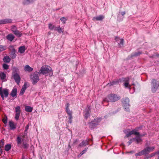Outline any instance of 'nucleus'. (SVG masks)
I'll use <instances>...</instances> for the list:
<instances>
[{
  "label": "nucleus",
  "mask_w": 159,
  "mask_h": 159,
  "mask_svg": "<svg viewBox=\"0 0 159 159\" xmlns=\"http://www.w3.org/2000/svg\"><path fill=\"white\" fill-rule=\"evenodd\" d=\"M40 72L46 76H51L53 75V71L52 68L48 66H42L40 70Z\"/></svg>",
  "instance_id": "obj_1"
},
{
  "label": "nucleus",
  "mask_w": 159,
  "mask_h": 159,
  "mask_svg": "<svg viewBox=\"0 0 159 159\" xmlns=\"http://www.w3.org/2000/svg\"><path fill=\"white\" fill-rule=\"evenodd\" d=\"M12 69L13 70L12 72V76L15 82L18 84H19L20 80V75L17 73L19 70L16 67H13Z\"/></svg>",
  "instance_id": "obj_2"
},
{
  "label": "nucleus",
  "mask_w": 159,
  "mask_h": 159,
  "mask_svg": "<svg viewBox=\"0 0 159 159\" xmlns=\"http://www.w3.org/2000/svg\"><path fill=\"white\" fill-rule=\"evenodd\" d=\"M120 99V98L117 95L111 94L106 98V101L108 102H114Z\"/></svg>",
  "instance_id": "obj_3"
},
{
  "label": "nucleus",
  "mask_w": 159,
  "mask_h": 159,
  "mask_svg": "<svg viewBox=\"0 0 159 159\" xmlns=\"http://www.w3.org/2000/svg\"><path fill=\"white\" fill-rule=\"evenodd\" d=\"M151 84L152 92L153 93L156 92L159 87V82L155 79H152L151 81Z\"/></svg>",
  "instance_id": "obj_4"
},
{
  "label": "nucleus",
  "mask_w": 159,
  "mask_h": 159,
  "mask_svg": "<svg viewBox=\"0 0 159 159\" xmlns=\"http://www.w3.org/2000/svg\"><path fill=\"white\" fill-rule=\"evenodd\" d=\"M154 149V147H147L145 148L143 150L139 152L136 155L139 156H141L142 155L146 154L152 152Z\"/></svg>",
  "instance_id": "obj_5"
},
{
  "label": "nucleus",
  "mask_w": 159,
  "mask_h": 159,
  "mask_svg": "<svg viewBox=\"0 0 159 159\" xmlns=\"http://www.w3.org/2000/svg\"><path fill=\"white\" fill-rule=\"evenodd\" d=\"M129 99L126 98L123 99L122 102L124 108L126 111H128L129 110Z\"/></svg>",
  "instance_id": "obj_6"
},
{
  "label": "nucleus",
  "mask_w": 159,
  "mask_h": 159,
  "mask_svg": "<svg viewBox=\"0 0 159 159\" xmlns=\"http://www.w3.org/2000/svg\"><path fill=\"white\" fill-rule=\"evenodd\" d=\"M9 94V90L7 89H2L0 87V95L2 99H4V97H7Z\"/></svg>",
  "instance_id": "obj_7"
},
{
  "label": "nucleus",
  "mask_w": 159,
  "mask_h": 159,
  "mask_svg": "<svg viewBox=\"0 0 159 159\" xmlns=\"http://www.w3.org/2000/svg\"><path fill=\"white\" fill-rule=\"evenodd\" d=\"M30 78L32 84H36L39 80V79L38 74H34L30 76Z\"/></svg>",
  "instance_id": "obj_8"
},
{
  "label": "nucleus",
  "mask_w": 159,
  "mask_h": 159,
  "mask_svg": "<svg viewBox=\"0 0 159 159\" xmlns=\"http://www.w3.org/2000/svg\"><path fill=\"white\" fill-rule=\"evenodd\" d=\"M141 137L140 136H136L135 138L131 139L127 143L128 145H130L133 142H135L137 143H140L142 141L141 138Z\"/></svg>",
  "instance_id": "obj_9"
},
{
  "label": "nucleus",
  "mask_w": 159,
  "mask_h": 159,
  "mask_svg": "<svg viewBox=\"0 0 159 159\" xmlns=\"http://www.w3.org/2000/svg\"><path fill=\"white\" fill-rule=\"evenodd\" d=\"M15 119L16 120H18L21 112L20 107L19 106H17L15 108Z\"/></svg>",
  "instance_id": "obj_10"
},
{
  "label": "nucleus",
  "mask_w": 159,
  "mask_h": 159,
  "mask_svg": "<svg viewBox=\"0 0 159 159\" xmlns=\"http://www.w3.org/2000/svg\"><path fill=\"white\" fill-rule=\"evenodd\" d=\"M134 134L136 135V136H143L141 135H140L139 133L137 132V130L135 129H134L132 131H130L128 134H127L125 137H128L130 136L131 135Z\"/></svg>",
  "instance_id": "obj_11"
},
{
  "label": "nucleus",
  "mask_w": 159,
  "mask_h": 159,
  "mask_svg": "<svg viewBox=\"0 0 159 159\" xmlns=\"http://www.w3.org/2000/svg\"><path fill=\"white\" fill-rule=\"evenodd\" d=\"M116 41L118 43L119 46L120 47H122L123 45L124 40L122 39H120L119 38L116 37Z\"/></svg>",
  "instance_id": "obj_12"
},
{
  "label": "nucleus",
  "mask_w": 159,
  "mask_h": 159,
  "mask_svg": "<svg viewBox=\"0 0 159 159\" xmlns=\"http://www.w3.org/2000/svg\"><path fill=\"white\" fill-rule=\"evenodd\" d=\"M12 20L9 19H5L0 20V25L10 23L12 22Z\"/></svg>",
  "instance_id": "obj_13"
},
{
  "label": "nucleus",
  "mask_w": 159,
  "mask_h": 159,
  "mask_svg": "<svg viewBox=\"0 0 159 159\" xmlns=\"http://www.w3.org/2000/svg\"><path fill=\"white\" fill-rule=\"evenodd\" d=\"M0 79L3 82L7 81V78L6 75L4 72L0 73Z\"/></svg>",
  "instance_id": "obj_14"
},
{
  "label": "nucleus",
  "mask_w": 159,
  "mask_h": 159,
  "mask_svg": "<svg viewBox=\"0 0 159 159\" xmlns=\"http://www.w3.org/2000/svg\"><path fill=\"white\" fill-rule=\"evenodd\" d=\"M17 93V89L16 88H14L10 93V95L12 97L16 98V97Z\"/></svg>",
  "instance_id": "obj_15"
},
{
  "label": "nucleus",
  "mask_w": 159,
  "mask_h": 159,
  "mask_svg": "<svg viewBox=\"0 0 159 159\" xmlns=\"http://www.w3.org/2000/svg\"><path fill=\"white\" fill-rule=\"evenodd\" d=\"M27 84L26 82H25L24 85L22 87L20 92V95H22L24 93L26 89L27 88Z\"/></svg>",
  "instance_id": "obj_16"
},
{
  "label": "nucleus",
  "mask_w": 159,
  "mask_h": 159,
  "mask_svg": "<svg viewBox=\"0 0 159 159\" xmlns=\"http://www.w3.org/2000/svg\"><path fill=\"white\" fill-rule=\"evenodd\" d=\"M104 18V16L103 15H100L98 16L94 17L93 18V20H102Z\"/></svg>",
  "instance_id": "obj_17"
},
{
  "label": "nucleus",
  "mask_w": 159,
  "mask_h": 159,
  "mask_svg": "<svg viewBox=\"0 0 159 159\" xmlns=\"http://www.w3.org/2000/svg\"><path fill=\"white\" fill-rule=\"evenodd\" d=\"M15 38L14 36L11 34H8L7 36V39L10 41H12Z\"/></svg>",
  "instance_id": "obj_18"
},
{
  "label": "nucleus",
  "mask_w": 159,
  "mask_h": 159,
  "mask_svg": "<svg viewBox=\"0 0 159 159\" xmlns=\"http://www.w3.org/2000/svg\"><path fill=\"white\" fill-rule=\"evenodd\" d=\"M9 125L10 129L11 130H14L16 128V125L12 121H10L9 122Z\"/></svg>",
  "instance_id": "obj_19"
},
{
  "label": "nucleus",
  "mask_w": 159,
  "mask_h": 159,
  "mask_svg": "<svg viewBox=\"0 0 159 159\" xmlns=\"http://www.w3.org/2000/svg\"><path fill=\"white\" fill-rule=\"evenodd\" d=\"M24 70L25 71L30 72L33 70V69L28 65H26L25 66Z\"/></svg>",
  "instance_id": "obj_20"
},
{
  "label": "nucleus",
  "mask_w": 159,
  "mask_h": 159,
  "mask_svg": "<svg viewBox=\"0 0 159 159\" xmlns=\"http://www.w3.org/2000/svg\"><path fill=\"white\" fill-rule=\"evenodd\" d=\"M26 49V48L25 46H20L18 48V52L20 53H23L25 52Z\"/></svg>",
  "instance_id": "obj_21"
},
{
  "label": "nucleus",
  "mask_w": 159,
  "mask_h": 159,
  "mask_svg": "<svg viewBox=\"0 0 159 159\" xmlns=\"http://www.w3.org/2000/svg\"><path fill=\"white\" fill-rule=\"evenodd\" d=\"M3 60L5 63H9L11 61V59L8 56H6L3 58Z\"/></svg>",
  "instance_id": "obj_22"
},
{
  "label": "nucleus",
  "mask_w": 159,
  "mask_h": 159,
  "mask_svg": "<svg viewBox=\"0 0 159 159\" xmlns=\"http://www.w3.org/2000/svg\"><path fill=\"white\" fill-rule=\"evenodd\" d=\"M35 0H24L23 2L24 5H28L33 2H34Z\"/></svg>",
  "instance_id": "obj_23"
},
{
  "label": "nucleus",
  "mask_w": 159,
  "mask_h": 159,
  "mask_svg": "<svg viewBox=\"0 0 159 159\" xmlns=\"http://www.w3.org/2000/svg\"><path fill=\"white\" fill-rule=\"evenodd\" d=\"M25 110L28 112H31L33 110V108L29 106H26L25 107Z\"/></svg>",
  "instance_id": "obj_24"
},
{
  "label": "nucleus",
  "mask_w": 159,
  "mask_h": 159,
  "mask_svg": "<svg viewBox=\"0 0 159 159\" xmlns=\"http://www.w3.org/2000/svg\"><path fill=\"white\" fill-rule=\"evenodd\" d=\"M11 30L14 33L17 30V29L15 25H12L11 27Z\"/></svg>",
  "instance_id": "obj_25"
},
{
  "label": "nucleus",
  "mask_w": 159,
  "mask_h": 159,
  "mask_svg": "<svg viewBox=\"0 0 159 159\" xmlns=\"http://www.w3.org/2000/svg\"><path fill=\"white\" fill-rule=\"evenodd\" d=\"M16 36L20 37L22 35L21 33L18 30L14 33Z\"/></svg>",
  "instance_id": "obj_26"
},
{
  "label": "nucleus",
  "mask_w": 159,
  "mask_h": 159,
  "mask_svg": "<svg viewBox=\"0 0 159 159\" xmlns=\"http://www.w3.org/2000/svg\"><path fill=\"white\" fill-rule=\"evenodd\" d=\"M69 104L68 103H67L65 106L66 107V111L67 113L69 115H70V110L69 108Z\"/></svg>",
  "instance_id": "obj_27"
},
{
  "label": "nucleus",
  "mask_w": 159,
  "mask_h": 159,
  "mask_svg": "<svg viewBox=\"0 0 159 159\" xmlns=\"http://www.w3.org/2000/svg\"><path fill=\"white\" fill-rule=\"evenodd\" d=\"M16 142L18 146L21 144V138L20 136H18L16 139Z\"/></svg>",
  "instance_id": "obj_28"
},
{
  "label": "nucleus",
  "mask_w": 159,
  "mask_h": 159,
  "mask_svg": "<svg viewBox=\"0 0 159 159\" xmlns=\"http://www.w3.org/2000/svg\"><path fill=\"white\" fill-rule=\"evenodd\" d=\"M54 30H57L59 33H61L63 32V29H62L61 28H60V27H55Z\"/></svg>",
  "instance_id": "obj_29"
},
{
  "label": "nucleus",
  "mask_w": 159,
  "mask_h": 159,
  "mask_svg": "<svg viewBox=\"0 0 159 159\" xmlns=\"http://www.w3.org/2000/svg\"><path fill=\"white\" fill-rule=\"evenodd\" d=\"M7 49L6 46L0 45V52L5 50Z\"/></svg>",
  "instance_id": "obj_30"
},
{
  "label": "nucleus",
  "mask_w": 159,
  "mask_h": 159,
  "mask_svg": "<svg viewBox=\"0 0 159 159\" xmlns=\"http://www.w3.org/2000/svg\"><path fill=\"white\" fill-rule=\"evenodd\" d=\"M11 148V146L10 144H7L5 146V150L6 151H9Z\"/></svg>",
  "instance_id": "obj_31"
},
{
  "label": "nucleus",
  "mask_w": 159,
  "mask_h": 159,
  "mask_svg": "<svg viewBox=\"0 0 159 159\" xmlns=\"http://www.w3.org/2000/svg\"><path fill=\"white\" fill-rule=\"evenodd\" d=\"M9 67V66L6 64H3L2 65V67L4 70H7Z\"/></svg>",
  "instance_id": "obj_32"
},
{
  "label": "nucleus",
  "mask_w": 159,
  "mask_h": 159,
  "mask_svg": "<svg viewBox=\"0 0 159 159\" xmlns=\"http://www.w3.org/2000/svg\"><path fill=\"white\" fill-rule=\"evenodd\" d=\"M89 116V113L88 111L84 112V117L85 118L87 119Z\"/></svg>",
  "instance_id": "obj_33"
},
{
  "label": "nucleus",
  "mask_w": 159,
  "mask_h": 159,
  "mask_svg": "<svg viewBox=\"0 0 159 159\" xmlns=\"http://www.w3.org/2000/svg\"><path fill=\"white\" fill-rule=\"evenodd\" d=\"M4 145V140H1L0 142V148H2Z\"/></svg>",
  "instance_id": "obj_34"
},
{
  "label": "nucleus",
  "mask_w": 159,
  "mask_h": 159,
  "mask_svg": "<svg viewBox=\"0 0 159 159\" xmlns=\"http://www.w3.org/2000/svg\"><path fill=\"white\" fill-rule=\"evenodd\" d=\"M124 86L126 88H129L130 89V87L131 86L130 85H129V83L127 82H126L124 84Z\"/></svg>",
  "instance_id": "obj_35"
},
{
  "label": "nucleus",
  "mask_w": 159,
  "mask_h": 159,
  "mask_svg": "<svg viewBox=\"0 0 159 159\" xmlns=\"http://www.w3.org/2000/svg\"><path fill=\"white\" fill-rule=\"evenodd\" d=\"M48 27L50 30H52L54 29V26L51 24H49L48 25Z\"/></svg>",
  "instance_id": "obj_36"
},
{
  "label": "nucleus",
  "mask_w": 159,
  "mask_h": 159,
  "mask_svg": "<svg viewBox=\"0 0 159 159\" xmlns=\"http://www.w3.org/2000/svg\"><path fill=\"white\" fill-rule=\"evenodd\" d=\"M23 147L25 148H26L29 146V145L26 142H23Z\"/></svg>",
  "instance_id": "obj_37"
},
{
  "label": "nucleus",
  "mask_w": 159,
  "mask_h": 159,
  "mask_svg": "<svg viewBox=\"0 0 159 159\" xmlns=\"http://www.w3.org/2000/svg\"><path fill=\"white\" fill-rule=\"evenodd\" d=\"M60 20L62 23H65V22L66 20V19L65 18L62 17L61 18Z\"/></svg>",
  "instance_id": "obj_38"
},
{
  "label": "nucleus",
  "mask_w": 159,
  "mask_h": 159,
  "mask_svg": "<svg viewBox=\"0 0 159 159\" xmlns=\"http://www.w3.org/2000/svg\"><path fill=\"white\" fill-rule=\"evenodd\" d=\"M87 151V150L86 149L83 150L80 153V154L79 155V157H80L81 155H82L83 154H84L85 152Z\"/></svg>",
  "instance_id": "obj_39"
},
{
  "label": "nucleus",
  "mask_w": 159,
  "mask_h": 159,
  "mask_svg": "<svg viewBox=\"0 0 159 159\" xmlns=\"http://www.w3.org/2000/svg\"><path fill=\"white\" fill-rule=\"evenodd\" d=\"M2 121L5 124H6L7 123V118H4L2 119Z\"/></svg>",
  "instance_id": "obj_40"
},
{
  "label": "nucleus",
  "mask_w": 159,
  "mask_h": 159,
  "mask_svg": "<svg viewBox=\"0 0 159 159\" xmlns=\"http://www.w3.org/2000/svg\"><path fill=\"white\" fill-rule=\"evenodd\" d=\"M82 142H84L83 143V144H84V145L85 146L88 144V141L87 140L83 141Z\"/></svg>",
  "instance_id": "obj_41"
},
{
  "label": "nucleus",
  "mask_w": 159,
  "mask_h": 159,
  "mask_svg": "<svg viewBox=\"0 0 159 159\" xmlns=\"http://www.w3.org/2000/svg\"><path fill=\"white\" fill-rule=\"evenodd\" d=\"M116 83H117V82H115L113 81V82H112L111 83V84L110 85V84H107V85H113L115 84Z\"/></svg>",
  "instance_id": "obj_42"
},
{
  "label": "nucleus",
  "mask_w": 159,
  "mask_h": 159,
  "mask_svg": "<svg viewBox=\"0 0 159 159\" xmlns=\"http://www.w3.org/2000/svg\"><path fill=\"white\" fill-rule=\"evenodd\" d=\"M29 125H27L25 127V131H26L29 129Z\"/></svg>",
  "instance_id": "obj_43"
},
{
  "label": "nucleus",
  "mask_w": 159,
  "mask_h": 159,
  "mask_svg": "<svg viewBox=\"0 0 159 159\" xmlns=\"http://www.w3.org/2000/svg\"><path fill=\"white\" fill-rule=\"evenodd\" d=\"M9 49H12L14 51H15V49L14 48L13 46H10L9 47Z\"/></svg>",
  "instance_id": "obj_44"
},
{
  "label": "nucleus",
  "mask_w": 159,
  "mask_h": 159,
  "mask_svg": "<svg viewBox=\"0 0 159 159\" xmlns=\"http://www.w3.org/2000/svg\"><path fill=\"white\" fill-rule=\"evenodd\" d=\"M84 142H82L80 144V147H82L83 146H85L84 145V144H83V143H84Z\"/></svg>",
  "instance_id": "obj_45"
},
{
  "label": "nucleus",
  "mask_w": 159,
  "mask_h": 159,
  "mask_svg": "<svg viewBox=\"0 0 159 159\" xmlns=\"http://www.w3.org/2000/svg\"><path fill=\"white\" fill-rule=\"evenodd\" d=\"M125 11H123L121 12V14L122 16L124 15H125Z\"/></svg>",
  "instance_id": "obj_46"
},
{
  "label": "nucleus",
  "mask_w": 159,
  "mask_h": 159,
  "mask_svg": "<svg viewBox=\"0 0 159 159\" xmlns=\"http://www.w3.org/2000/svg\"><path fill=\"white\" fill-rule=\"evenodd\" d=\"M16 55L15 54H13V58H15L16 57Z\"/></svg>",
  "instance_id": "obj_47"
},
{
  "label": "nucleus",
  "mask_w": 159,
  "mask_h": 159,
  "mask_svg": "<svg viewBox=\"0 0 159 159\" xmlns=\"http://www.w3.org/2000/svg\"><path fill=\"white\" fill-rule=\"evenodd\" d=\"M157 154H158V159H159V151L157 152Z\"/></svg>",
  "instance_id": "obj_48"
},
{
  "label": "nucleus",
  "mask_w": 159,
  "mask_h": 159,
  "mask_svg": "<svg viewBox=\"0 0 159 159\" xmlns=\"http://www.w3.org/2000/svg\"><path fill=\"white\" fill-rule=\"evenodd\" d=\"M129 80V78H127L126 79V81H128Z\"/></svg>",
  "instance_id": "obj_49"
},
{
  "label": "nucleus",
  "mask_w": 159,
  "mask_h": 159,
  "mask_svg": "<svg viewBox=\"0 0 159 159\" xmlns=\"http://www.w3.org/2000/svg\"><path fill=\"white\" fill-rule=\"evenodd\" d=\"M154 156L153 154H152V156Z\"/></svg>",
  "instance_id": "obj_50"
}]
</instances>
